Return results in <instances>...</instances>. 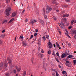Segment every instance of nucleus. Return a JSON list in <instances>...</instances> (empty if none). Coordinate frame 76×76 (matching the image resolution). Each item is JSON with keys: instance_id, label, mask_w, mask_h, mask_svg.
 <instances>
[{"instance_id": "f257e3e1", "label": "nucleus", "mask_w": 76, "mask_h": 76, "mask_svg": "<svg viewBox=\"0 0 76 76\" xmlns=\"http://www.w3.org/2000/svg\"><path fill=\"white\" fill-rule=\"evenodd\" d=\"M11 10V8L9 7L8 9H6L5 12L6 13V15L7 16H9L10 15V11Z\"/></svg>"}, {"instance_id": "f03ea898", "label": "nucleus", "mask_w": 76, "mask_h": 76, "mask_svg": "<svg viewBox=\"0 0 76 76\" xmlns=\"http://www.w3.org/2000/svg\"><path fill=\"white\" fill-rule=\"evenodd\" d=\"M52 10V8L51 7H49L47 5V8L46 9V13L48 14L49 13V12L50 11H51Z\"/></svg>"}, {"instance_id": "7ed1b4c3", "label": "nucleus", "mask_w": 76, "mask_h": 76, "mask_svg": "<svg viewBox=\"0 0 76 76\" xmlns=\"http://www.w3.org/2000/svg\"><path fill=\"white\" fill-rule=\"evenodd\" d=\"M69 50H66V52H65V54H66L65 53H63L61 55V57L63 58H64V57H65L66 56L69 55Z\"/></svg>"}, {"instance_id": "20e7f679", "label": "nucleus", "mask_w": 76, "mask_h": 76, "mask_svg": "<svg viewBox=\"0 0 76 76\" xmlns=\"http://www.w3.org/2000/svg\"><path fill=\"white\" fill-rule=\"evenodd\" d=\"M8 61L9 63V65L10 66H12V60L9 58H7Z\"/></svg>"}, {"instance_id": "39448f33", "label": "nucleus", "mask_w": 76, "mask_h": 76, "mask_svg": "<svg viewBox=\"0 0 76 76\" xmlns=\"http://www.w3.org/2000/svg\"><path fill=\"white\" fill-rule=\"evenodd\" d=\"M49 45L50 46H49ZM48 46H49V47H48V48H52V46H53V45L51 44L50 41H49L48 46Z\"/></svg>"}, {"instance_id": "423d86ee", "label": "nucleus", "mask_w": 76, "mask_h": 76, "mask_svg": "<svg viewBox=\"0 0 76 76\" xmlns=\"http://www.w3.org/2000/svg\"><path fill=\"white\" fill-rule=\"evenodd\" d=\"M71 32L72 34V35H73L76 34V30H71Z\"/></svg>"}, {"instance_id": "0eeeda50", "label": "nucleus", "mask_w": 76, "mask_h": 76, "mask_svg": "<svg viewBox=\"0 0 76 76\" xmlns=\"http://www.w3.org/2000/svg\"><path fill=\"white\" fill-rule=\"evenodd\" d=\"M66 33H65L66 35V36H67L68 37V38H71V37H70V36H69V35H68V34H69V32H68V31H67V30H66Z\"/></svg>"}, {"instance_id": "6e6552de", "label": "nucleus", "mask_w": 76, "mask_h": 76, "mask_svg": "<svg viewBox=\"0 0 76 76\" xmlns=\"http://www.w3.org/2000/svg\"><path fill=\"white\" fill-rule=\"evenodd\" d=\"M66 65L67 66H68V67H69L70 65V62L69 61H66Z\"/></svg>"}, {"instance_id": "1a4fd4ad", "label": "nucleus", "mask_w": 76, "mask_h": 76, "mask_svg": "<svg viewBox=\"0 0 76 76\" xmlns=\"http://www.w3.org/2000/svg\"><path fill=\"white\" fill-rule=\"evenodd\" d=\"M22 44L23 45L24 47H26V42H24V41H23L22 42Z\"/></svg>"}, {"instance_id": "9d476101", "label": "nucleus", "mask_w": 76, "mask_h": 76, "mask_svg": "<svg viewBox=\"0 0 76 76\" xmlns=\"http://www.w3.org/2000/svg\"><path fill=\"white\" fill-rule=\"evenodd\" d=\"M69 16V15L68 14H64L63 15V18H65V17H68Z\"/></svg>"}, {"instance_id": "9b49d317", "label": "nucleus", "mask_w": 76, "mask_h": 76, "mask_svg": "<svg viewBox=\"0 0 76 76\" xmlns=\"http://www.w3.org/2000/svg\"><path fill=\"white\" fill-rule=\"evenodd\" d=\"M52 2L55 4H57V3L56 1V0H52Z\"/></svg>"}, {"instance_id": "f8f14e48", "label": "nucleus", "mask_w": 76, "mask_h": 76, "mask_svg": "<svg viewBox=\"0 0 76 76\" xmlns=\"http://www.w3.org/2000/svg\"><path fill=\"white\" fill-rule=\"evenodd\" d=\"M10 72H7L5 73V76H10Z\"/></svg>"}, {"instance_id": "ddd939ff", "label": "nucleus", "mask_w": 76, "mask_h": 76, "mask_svg": "<svg viewBox=\"0 0 76 76\" xmlns=\"http://www.w3.org/2000/svg\"><path fill=\"white\" fill-rule=\"evenodd\" d=\"M38 57L40 58H42L43 57V55L42 54L39 53L38 55Z\"/></svg>"}, {"instance_id": "4468645a", "label": "nucleus", "mask_w": 76, "mask_h": 76, "mask_svg": "<svg viewBox=\"0 0 76 76\" xmlns=\"http://www.w3.org/2000/svg\"><path fill=\"white\" fill-rule=\"evenodd\" d=\"M7 63L6 62L4 63V69H5V68H6L7 67Z\"/></svg>"}, {"instance_id": "2eb2a0df", "label": "nucleus", "mask_w": 76, "mask_h": 76, "mask_svg": "<svg viewBox=\"0 0 76 76\" xmlns=\"http://www.w3.org/2000/svg\"><path fill=\"white\" fill-rule=\"evenodd\" d=\"M35 22H36V20H32L31 22L30 23H32V25H33V23H35Z\"/></svg>"}, {"instance_id": "dca6fc26", "label": "nucleus", "mask_w": 76, "mask_h": 76, "mask_svg": "<svg viewBox=\"0 0 76 76\" xmlns=\"http://www.w3.org/2000/svg\"><path fill=\"white\" fill-rule=\"evenodd\" d=\"M16 15V13L15 12H14L12 14V18H13V17H15Z\"/></svg>"}, {"instance_id": "f3484780", "label": "nucleus", "mask_w": 76, "mask_h": 76, "mask_svg": "<svg viewBox=\"0 0 76 76\" xmlns=\"http://www.w3.org/2000/svg\"><path fill=\"white\" fill-rule=\"evenodd\" d=\"M57 30L58 31V32H59L60 35H61V31H60V28H59V27H57Z\"/></svg>"}, {"instance_id": "a211bd4d", "label": "nucleus", "mask_w": 76, "mask_h": 76, "mask_svg": "<svg viewBox=\"0 0 76 76\" xmlns=\"http://www.w3.org/2000/svg\"><path fill=\"white\" fill-rule=\"evenodd\" d=\"M3 68V62H1L0 64V69Z\"/></svg>"}, {"instance_id": "6ab92c4d", "label": "nucleus", "mask_w": 76, "mask_h": 76, "mask_svg": "<svg viewBox=\"0 0 76 76\" xmlns=\"http://www.w3.org/2000/svg\"><path fill=\"white\" fill-rule=\"evenodd\" d=\"M39 22H40L42 24H43V23H44V21L43 20L39 19Z\"/></svg>"}, {"instance_id": "aec40b11", "label": "nucleus", "mask_w": 76, "mask_h": 76, "mask_svg": "<svg viewBox=\"0 0 76 76\" xmlns=\"http://www.w3.org/2000/svg\"><path fill=\"white\" fill-rule=\"evenodd\" d=\"M15 20V19H14V18L11 19L8 22V23H11V22H12V21H13V20Z\"/></svg>"}, {"instance_id": "412c9836", "label": "nucleus", "mask_w": 76, "mask_h": 76, "mask_svg": "<svg viewBox=\"0 0 76 76\" xmlns=\"http://www.w3.org/2000/svg\"><path fill=\"white\" fill-rule=\"evenodd\" d=\"M61 25H62V26L63 27V28H65V26L64 25V23H63V22H61Z\"/></svg>"}, {"instance_id": "4be33fe9", "label": "nucleus", "mask_w": 76, "mask_h": 76, "mask_svg": "<svg viewBox=\"0 0 76 76\" xmlns=\"http://www.w3.org/2000/svg\"><path fill=\"white\" fill-rule=\"evenodd\" d=\"M75 22V20H72L71 21V25H73V22Z\"/></svg>"}, {"instance_id": "5701e85b", "label": "nucleus", "mask_w": 76, "mask_h": 76, "mask_svg": "<svg viewBox=\"0 0 76 76\" xmlns=\"http://www.w3.org/2000/svg\"><path fill=\"white\" fill-rule=\"evenodd\" d=\"M5 34H2L1 35V37H2V38H4V37H5Z\"/></svg>"}, {"instance_id": "b1692460", "label": "nucleus", "mask_w": 76, "mask_h": 76, "mask_svg": "<svg viewBox=\"0 0 76 76\" xmlns=\"http://www.w3.org/2000/svg\"><path fill=\"white\" fill-rule=\"evenodd\" d=\"M42 39L44 40V41H45V40H46V37H43Z\"/></svg>"}, {"instance_id": "393cba45", "label": "nucleus", "mask_w": 76, "mask_h": 76, "mask_svg": "<svg viewBox=\"0 0 76 76\" xmlns=\"http://www.w3.org/2000/svg\"><path fill=\"white\" fill-rule=\"evenodd\" d=\"M13 72L15 74H16V70L15 69H13Z\"/></svg>"}, {"instance_id": "a878e982", "label": "nucleus", "mask_w": 76, "mask_h": 76, "mask_svg": "<svg viewBox=\"0 0 76 76\" xmlns=\"http://www.w3.org/2000/svg\"><path fill=\"white\" fill-rule=\"evenodd\" d=\"M7 20H4L3 22V23H7Z\"/></svg>"}, {"instance_id": "bb28decb", "label": "nucleus", "mask_w": 76, "mask_h": 76, "mask_svg": "<svg viewBox=\"0 0 76 76\" xmlns=\"http://www.w3.org/2000/svg\"><path fill=\"white\" fill-rule=\"evenodd\" d=\"M72 55H69L67 57V58H72Z\"/></svg>"}, {"instance_id": "cd10ccee", "label": "nucleus", "mask_w": 76, "mask_h": 76, "mask_svg": "<svg viewBox=\"0 0 76 76\" xmlns=\"http://www.w3.org/2000/svg\"><path fill=\"white\" fill-rule=\"evenodd\" d=\"M63 7H68V5H63Z\"/></svg>"}, {"instance_id": "c85d7f7f", "label": "nucleus", "mask_w": 76, "mask_h": 76, "mask_svg": "<svg viewBox=\"0 0 76 76\" xmlns=\"http://www.w3.org/2000/svg\"><path fill=\"white\" fill-rule=\"evenodd\" d=\"M56 45L57 47H59V44H58V43L57 42H56Z\"/></svg>"}, {"instance_id": "c756f323", "label": "nucleus", "mask_w": 76, "mask_h": 76, "mask_svg": "<svg viewBox=\"0 0 76 76\" xmlns=\"http://www.w3.org/2000/svg\"><path fill=\"white\" fill-rule=\"evenodd\" d=\"M46 37L47 39H49V36L47 34V35H46Z\"/></svg>"}, {"instance_id": "7c9ffc66", "label": "nucleus", "mask_w": 76, "mask_h": 76, "mask_svg": "<svg viewBox=\"0 0 76 76\" xmlns=\"http://www.w3.org/2000/svg\"><path fill=\"white\" fill-rule=\"evenodd\" d=\"M25 9H24L23 11L22 12V15H23V13H24V12H25Z\"/></svg>"}, {"instance_id": "2f4dec72", "label": "nucleus", "mask_w": 76, "mask_h": 76, "mask_svg": "<svg viewBox=\"0 0 76 76\" xmlns=\"http://www.w3.org/2000/svg\"><path fill=\"white\" fill-rule=\"evenodd\" d=\"M44 17L46 19H48V18H47V15H44Z\"/></svg>"}, {"instance_id": "473e14b6", "label": "nucleus", "mask_w": 76, "mask_h": 76, "mask_svg": "<svg viewBox=\"0 0 76 76\" xmlns=\"http://www.w3.org/2000/svg\"><path fill=\"white\" fill-rule=\"evenodd\" d=\"M74 64H76V60H73Z\"/></svg>"}, {"instance_id": "72a5a7b5", "label": "nucleus", "mask_w": 76, "mask_h": 76, "mask_svg": "<svg viewBox=\"0 0 76 76\" xmlns=\"http://www.w3.org/2000/svg\"><path fill=\"white\" fill-rule=\"evenodd\" d=\"M66 72L65 71H62V74L63 75H64V74H66Z\"/></svg>"}, {"instance_id": "f704fd0d", "label": "nucleus", "mask_w": 76, "mask_h": 76, "mask_svg": "<svg viewBox=\"0 0 76 76\" xmlns=\"http://www.w3.org/2000/svg\"><path fill=\"white\" fill-rule=\"evenodd\" d=\"M43 14L44 15H45V9H43Z\"/></svg>"}, {"instance_id": "c9c22d12", "label": "nucleus", "mask_w": 76, "mask_h": 76, "mask_svg": "<svg viewBox=\"0 0 76 76\" xmlns=\"http://www.w3.org/2000/svg\"><path fill=\"white\" fill-rule=\"evenodd\" d=\"M34 58H32V59H31V61L32 62V63H34Z\"/></svg>"}, {"instance_id": "e433bc0d", "label": "nucleus", "mask_w": 76, "mask_h": 76, "mask_svg": "<svg viewBox=\"0 0 76 76\" xmlns=\"http://www.w3.org/2000/svg\"><path fill=\"white\" fill-rule=\"evenodd\" d=\"M17 69L18 72H20V70H21L20 68V69H19L18 68Z\"/></svg>"}, {"instance_id": "4c0bfd02", "label": "nucleus", "mask_w": 76, "mask_h": 76, "mask_svg": "<svg viewBox=\"0 0 76 76\" xmlns=\"http://www.w3.org/2000/svg\"><path fill=\"white\" fill-rule=\"evenodd\" d=\"M23 75V76H25V75H26V71H25L24 72Z\"/></svg>"}, {"instance_id": "58836bf2", "label": "nucleus", "mask_w": 76, "mask_h": 76, "mask_svg": "<svg viewBox=\"0 0 76 76\" xmlns=\"http://www.w3.org/2000/svg\"><path fill=\"white\" fill-rule=\"evenodd\" d=\"M56 55H57L58 57H59V53L57 52L56 53Z\"/></svg>"}, {"instance_id": "ea45409f", "label": "nucleus", "mask_w": 76, "mask_h": 76, "mask_svg": "<svg viewBox=\"0 0 76 76\" xmlns=\"http://www.w3.org/2000/svg\"><path fill=\"white\" fill-rule=\"evenodd\" d=\"M33 37H34V36H33V35H31L30 37V39H32Z\"/></svg>"}, {"instance_id": "a19ab883", "label": "nucleus", "mask_w": 76, "mask_h": 76, "mask_svg": "<svg viewBox=\"0 0 76 76\" xmlns=\"http://www.w3.org/2000/svg\"><path fill=\"white\" fill-rule=\"evenodd\" d=\"M51 54V50H50L48 52V54Z\"/></svg>"}, {"instance_id": "79ce46f5", "label": "nucleus", "mask_w": 76, "mask_h": 76, "mask_svg": "<svg viewBox=\"0 0 76 76\" xmlns=\"http://www.w3.org/2000/svg\"><path fill=\"white\" fill-rule=\"evenodd\" d=\"M2 41L1 39H0V44H2Z\"/></svg>"}, {"instance_id": "37998d69", "label": "nucleus", "mask_w": 76, "mask_h": 76, "mask_svg": "<svg viewBox=\"0 0 76 76\" xmlns=\"http://www.w3.org/2000/svg\"><path fill=\"white\" fill-rule=\"evenodd\" d=\"M6 32L5 31V30L4 29L3 30V31H2V32H3V33H4V32Z\"/></svg>"}, {"instance_id": "c03bdc74", "label": "nucleus", "mask_w": 76, "mask_h": 76, "mask_svg": "<svg viewBox=\"0 0 76 76\" xmlns=\"http://www.w3.org/2000/svg\"><path fill=\"white\" fill-rule=\"evenodd\" d=\"M56 75L57 76H58L59 74L58 73V72H56Z\"/></svg>"}, {"instance_id": "a18cd8bd", "label": "nucleus", "mask_w": 76, "mask_h": 76, "mask_svg": "<svg viewBox=\"0 0 76 76\" xmlns=\"http://www.w3.org/2000/svg\"><path fill=\"white\" fill-rule=\"evenodd\" d=\"M9 72L10 73V74H9L10 75H11V74H12V71L11 70H10V72Z\"/></svg>"}, {"instance_id": "49530a36", "label": "nucleus", "mask_w": 76, "mask_h": 76, "mask_svg": "<svg viewBox=\"0 0 76 76\" xmlns=\"http://www.w3.org/2000/svg\"><path fill=\"white\" fill-rule=\"evenodd\" d=\"M20 38H21V39H23V36H21L20 37Z\"/></svg>"}, {"instance_id": "de8ad7c7", "label": "nucleus", "mask_w": 76, "mask_h": 76, "mask_svg": "<svg viewBox=\"0 0 76 76\" xmlns=\"http://www.w3.org/2000/svg\"><path fill=\"white\" fill-rule=\"evenodd\" d=\"M63 20H64V21H66L67 20V19L66 18H64L63 19Z\"/></svg>"}, {"instance_id": "09e8293b", "label": "nucleus", "mask_w": 76, "mask_h": 76, "mask_svg": "<svg viewBox=\"0 0 76 76\" xmlns=\"http://www.w3.org/2000/svg\"><path fill=\"white\" fill-rule=\"evenodd\" d=\"M37 34L36 33L34 34V36L35 37H36V36H37Z\"/></svg>"}, {"instance_id": "8fccbe9b", "label": "nucleus", "mask_w": 76, "mask_h": 76, "mask_svg": "<svg viewBox=\"0 0 76 76\" xmlns=\"http://www.w3.org/2000/svg\"><path fill=\"white\" fill-rule=\"evenodd\" d=\"M9 1H9V0H6V3H8V2H9Z\"/></svg>"}, {"instance_id": "3c124183", "label": "nucleus", "mask_w": 76, "mask_h": 76, "mask_svg": "<svg viewBox=\"0 0 76 76\" xmlns=\"http://www.w3.org/2000/svg\"><path fill=\"white\" fill-rule=\"evenodd\" d=\"M41 53H44V50H43V49H42Z\"/></svg>"}, {"instance_id": "603ef678", "label": "nucleus", "mask_w": 76, "mask_h": 76, "mask_svg": "<svg viewBox=\"0 0 76 76\" xmlns=\"http://www.w3.org/2000/svg\"><path fill=\"white\" fill-rule=\"evenodd\" d=\"M74 38L75 39H76V34L75 35V36H74Z\"/></svg>"}, {"instance_id": "864d4df0", "label": "nucleus", "mask_w": 76, "mask_h": 76, "mask_svg": "<svg viewBox=\"0 0 76 76\" xmlns=\"http://www.w3.org/2000/svg\"><path fill=\"white\" fill-rule=\"evenodd\" d=\"M66 1L67 2H69V1H70V0H66Z\"/></svg>"}, {"instance_id": "5fc2aeb1", "label": "nucleus", "mask_w": 76, "mask_h": 76, "mask_svg": "<svg viewBox=\"0 0 76 76\" xmlns=\"http://www.w3.org/2000/svg\"><path fill=\"white\" fill-rule=\"evenodd\" d=\"M71 28H72V26H70L69 27H68V29H71Z\"/></svg>"}, {"instance_id": "6e6d98bb", "label": "nucleus", "mask_w": 76, "mask_h": 76, "mask_svg": "<svg viewBox=\"0 0 76 76\" xmlns=\"http://www.w3.org/2000/svg\"><path fill=\"white\" fill-rule=\"evenodd\" d=\"M52 75H53V76H55V73H52Z\"/></svg>"}, {"instance_id": "4d7b16f0", "label": "nucleus", "mask_w": 76, "mask_h": 76, "mask_svg": "<svg viewBox=\"0 0 76 76\" xmlns=\"http://www.w3.org/2000/svg\"><path fill=\"white\" fill-rule=\"evenodd\" d=\"M58 67L59 68H61V66H60V65H58Z\"/></svg>"}, {"instance_id": "13d9d810", "label": "nucleus", "mask_w": 76, "mask_h": 76, "mask_svg": "<svg viewBox=\"0 0 76 76\" xmlns=\"http://www.w3.org/2000/svg\"><path fill=\"white\" fill-rule=\"evenodd\" d=\"M53 19H54V20H57V18H53Z\"/></svg>"}, {"instance_id": "bf43d9fd", "label": "nucleus", "mask_w": 76, "mask_h": 76, "mask_svg": "<svg viewBox=\"0 0 76 76\" xmlns=\"http://www.w3.org/2000/svg\"><path fill=\"white\" fill-rule=\"evenodd\" d=\"M25 22H28V19H26Z\"/></svg>"}, {"instance_id": "052dcab7", "label": "nucleus", "mask_w": 76, "mask_h": 76, "mask_svg": "<svg viewBox=\"0 0 76 76\" xmlns=\"http://www.w3.org/2000/svg\"><path fill=\"white\" fill-rule=\"evenodd\" d=\"M69 23H67L66 25H67V26H68V25H69Z\"/></svg>"}, {"instance_id": "680f3d73", "label": "nucleus", "mask_w": 76, "mask_h": 76, "mask_svg": "<svg viewBox=\"0 0 76 76\" xmlns=\"http://www.w3.org/2000/svg\"><path fill=\"white\" fill-rule=\"evenodd\" d=\"M60 27L61 28H62V29L63 27V26H61H61H60Z\"/></svg>"}, {"instance_id": "e2e57ef3", "label": "nucleus", "mask_w": 76, "mask_h": 76, "mask_svg": "<svg viewBox=\"0 0 76 76\" xmlns=\"http://www.w3.org/2000/svg\"><path fill=\"white\" fill-rule=\"evenodd\" d=\"M36 32H38V29H36Z\"/></svg>"}, {"instance_id": "0e129e2a", "label": "nucleus", "mask_w": 76, "mask_h": 76, "mask_svg": "<svg viewBox=\"0 0 76 76\" xmlns=\"http://www.w3.org/2000/svg\"><path fill=\"white\" fill-rule=\"evenodd\" d=\"M15 68L16 69H18V67L17 66H15Z\"/></svg>"}, {"instance_id": "69168bd1", "label": "nucleus", "mask_w": 76, "mask_h": 76, "mask_svg": "<svg viewBox=\"0 0 76 76\" xmlns=\"http://www.w3.org/2000/svg\"><path fill=\"white\" fill-rule=\"evenodd\" d=\"M58 25L60 26L61 25V24L60 23H58Z\"/></svg>"}, {"instance_id": "338daca9", "label": "nucleus", "mask_w": 76, "mask_h": 76, "mask_svg": "<svg viewBox=\"0 0 76 76\" xmlns=\"http://www.w3.org/2000/svg\"><path fill=\"white\" fill-rule=\"evenodd\" d=\"M15 76H19V75H18V74H17Z\"/></svg>"}, {"instance_id": "774afa93", "label": "nucleus", "mask_w": 76, "mask_h": 76, "mask_svg": "<svg viewBox=\"0 0 76 76\" xmlns=\"http://www.w3.org/2000/svg\"><path fill=\"white\" fill-rule=\"evenodd\" d=\"M74 23H76V20H75V22H74Z\"/></svg>"}]
</instances>
